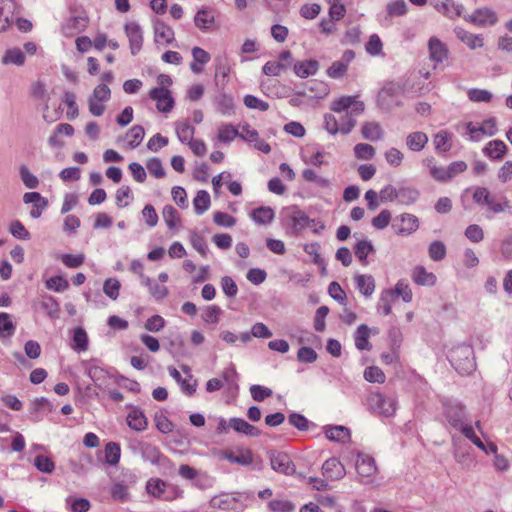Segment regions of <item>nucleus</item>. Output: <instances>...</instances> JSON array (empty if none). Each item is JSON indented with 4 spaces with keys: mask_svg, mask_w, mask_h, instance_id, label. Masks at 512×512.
Returning <instances> with one entry per match:
<instances>
[{
    "mask_svg": "<svg viewBox=\"0 0 512 512\" xmlns=\"http://www.w3.org/2000/svg\"><path fill=\"white\" fill-rule=\"evenodd\" d=\"M364 103L359 101L356 96H343L336 99L331 104V110L336 113L345 112L338 122L340 124L353 123V128L356 125V117L363 113Z\"/></svg>",
    "mask_w": 512,
    "mask_h": 512,
    "instance_id": "obj_1",
    "label": "nucleus"
},
{
    "mask_svg": "<svg viewBox=\"0 0 512 512\" xmlns=\"http://www.w3.org/2000/svg\"><path fill=\"white\" fill-rule=\"evenodd\" d=\"M473 354L474 352L470 345L462 344L449 351L448 359L460 374H470L476 367Z\"/></svg>",
    "mask_w": 512,
    "mask_h": 512,
    "instance_id": "obj_2",
    "label": "nucleus"
},
{
    "mask_svg": "<svg viewBox=\"0 0 512 512\" xmlns=\"http://www.w3.org/2000/svg\"><path fill=\"white\" fill-rule=\"evenodd\" d=\"M368 409L382 417H392L397 410V399L380 392H370L366 398Z\"/></svg>",
    "mask_w": 512,
    "mask_h": 512,
    "instance_id": "obj_3",
    "label": "nucleus"
},
{
    "mask_svg": "<svg viewBox=\"0 0 512 512\" xmlns=\"http://www.w3.org/2000/svg\"><path fill=\"white\" fill-rule=\"evenodd\" d=\"M498 131L494 117L485 119L481 123L467 122L464 135L472 142L480 141L484 136H494Z\"/></svg>",
    "mask_w": 512,
    "mask_h": 512,
    "instance_id": "obj_4",
    "label": "nucleus"
},
{
    "mask_svg": "<svg viewBox=\"0 0 512 512\" xmlns=\"http://www.w3.org/2000/svg\"><path fill=\"white\" fill-rule=\"evenodd\" d=\"M111 98V90L107 84L101 83L97 85L88 100L89 112L93 116H101L105 112V102Z\"/></svg>",
    "mask_w": 512,
    "mask_h": 512,
    "instance_id": "obj_5",
    "label": "nucleus"
},
{
    "mask_svg": "<svg viewBox=\"0 0 512 512\" xmlns=\"http://www.w3.org/2000/svg\"><path fill=\"white\" fill-rule=\"evenodd\" d=\"M356 471L360 482L373 484L375 482L377 467L373 457L359 453L356 460Z\"/></svg>",
    "mask_w": 512,
    "mask_h": 512,
    "instance_id": "obj_6",
    "label": "nucleus"
},
{
    "mask_svg": "<svg viewBox=\"0 0 512 512\" xmlns=\"http://www.w3.org/2000/svg\"><path fill=\"white\" fill-rule=\"evenodd\" d=\"M419 228V219L414 214L402 213L396 216L392 223V229L399 236H409Z\"/></svg>",
    "mask_w": 512,
    "mask_h": 512,
    "instance_id": "obj_7",
    "label": "nucleus"
},
{
    "mask_svg": "<svg viewBox=\"0 0 512 512\" xmlns=\"http://www.w3.org/2000/svg\"><path fill=\"white\" fill-rule=\"evenodd\" d=\"M444 415L448 423L455 429H459L467 421L465 408L461 403L446 401L444 402Z\"/></svg>",
    "mask_w": 512,
    "mask_h": 512,
    "instance_id": "obj_8",
    "label": "nucleus"
},
{
    "mask_svg": "<svg viewBox=\"0 0 512 512\" xmlns=\"http://www.w3.org/2000/svg\"><path fill=\"white\" fill-rule=\"evenodd\" d=\"M31 95L34 99L40 101L43 105V119L48 123H53L59 118V113L55 112L51 114L49 112V93L47 92L45 85L41 82H36L31 87Z\"/></svg>",
    "mask_w": 512,
    "mask_h": 512,
    "instance_id": "obj_9",
    "label": "nucleus"
},
{
    "mask_svg": "<svg viewBox=\"0 0 512 512\" xmlns=\"http://www.w3.org/2000/svg\"><path fill=\"white\" fill-rule=\"evenodd\" d=\"M125 35L129 41V47L132 55H137L143 46L144 35L140 25L135 22H127L124 26Z\"/></svg>",
    "mask_w": 512,
    "mask_h": 512,
    "instance_id": "obj_10",
    "label": "nucleus"
},
{
    "mask_svg": "<svg viewBox=\"0 0 512 512\" xmlns=\"http://www.w3.org/2000/svg\"><path fill=\"white\" fill-rule=\"evenodd\" d=\"M149 98L156 103V109L160 113H169L175 106L171 90L151 89L149 91Z\"/></svg>",
    "mask_w": 512,
    "mask_h": 512,
    "instance_id": "obj_11",
    "label": "nucleus"
},
{
    "mask_svg": "<svg viewBox=\"0 0 512 512\" xmlns=\"http://www.w3.org/2000/svg\"><path fill=\"white\" fill-rule=\"evenodd\" d=\"M465 19L479 27L492 26L498 22L496 12L488 7L476 9L472 14L465 17Z\"/></svg>",
    "mask_w": 512,
    "mask_h": 512,
    "instance_id": "obj_12",
    "label": "nucleus"
},
{
    "mask_svg": "<svg viewBox=\"0 0 512 512\" xmlns=\"http://www.w3.org/2000/svg\"><path fill=\"white\" fill-rule=\"evenodd\" d=\"M154 42L157 45L168 46L175 40L173 28L163 20L153 21Z\"/></svg>",
    "mask_w": 512,
    "mask_h": 512,
    "instance_id": "obj_13",
    "label": "nucleus"
},
{
    "mask_svg": "<svg viewBox=\"0 0 512 512\" xmlns=\"http://www.w3.org/2000/svg\"><path fill=\"white\" fill-rule=\"evenodd\" d=\"M270 463L273 470L286 475L292 474L295 470L289 455L284 452L271 453Z\"/></svg>",
    "mask_w": 512,
    "mask_h": 512,
    "instance_id": "obj_14",
    "label": "nucleus"
},
{
    "mask_svg": "<svg viewBox=\"0 0 512 512\" xmlns=\"http://www.w3.org/2000/svg\"><path fill=\"white\" fill-rule=\"evenodd\" d=\"M354 57V51L346 50L342 55V59L333 62L331 66L327 69V75L333 79L343 77L347 72L348 65L352 62Z\"/></svg>",
    "mask_w": 512,
    "mask_h": 512,
    "instance_id": "obj_15",
    "label": "nucleus"
},
{
    "mask_svg": "<svg viewBox=\"0 0 512 512\" xmlns=\"http://www.w3.org/2000/svg\"><path fill=\"white\" fill-rule=\"evenodd\" d=\"M429 58L435 64L442 63L448 58V48L437 37L433 36L428 41Z\"/></svg>",
    "mask_w": 512,
    "mask_h": 512,
    "instance_id": "obj_16",
    "label": "nucleus"
},
{
    "mask_svg": "<svg viewBox=\"0 0 512 512\" xmlns=\"http://www.w3.org/2000/svg\"><path fill=\"white\" fill-rule=\"evenodd\" d=\"M322 473L329 480H339L345 476V468L337 458H329L322 465Z\"/></svg>",
    "mask_w": 512,
    "mask_h": 512,
    "instance_id": "obj_17",
    "label": "nucleus"
},
{
    "mask_svg": "<svg viewBox=\"0 0 512 512\" xmlns=\"http://www.w3.org/2000/svg\"><path fill=\"white\" fill-rule=\"evenodd\" d=\"M412 281L419 286L432 287L437 282V277L433 272L427 271L422 265L415 266L411 271Z\"/></svg>",
    "mask_w": 512,
    "mask_h": 512,
    "instance_id": "obj_18",
    "label": "nucleus"
},
{
    "mask_svg": "<svg viewBox=\"0 0 512 512\" xmlns=\"http://www.w3.org/2000/svg\"><path fill=\"white\" fill-rule=\"evenodd\" d=\"M194 24L203 32L212 30L215 25V16L212 10L209 8L199 9L195 14Z\"/></svg>",
    "mask_w": 512,
    "mask_h": 512,
    "instance_id": "obj_19",
    "label": "nucleus"
},
{
    "mask_svg": "<svg viewBox=\"0 0 512 512\" xmlns=\"http://www.w3.org/2000/svg\"><path fill=\"white\" fill-rule=\"evenodd\" d=\"M127 424L135 431H144L148 426V421L143 410L132 408L127 415Z\"/></svg>",
    "mask_w": 512,
    "mask_h": 512,
    "instance_id": "obj_20",
    "label": "nucleus"
},
{
    "mask_svg": "<svg viewBox=\"0 0 512 512\" xmlns=\"http://www.w3.org/2000/svg\"><path fill=\"white\" fill-rule=\"evenodd\" d=\"M324 127L332 135L338 132L348 134L353 129V123L348 122L347 124H340L334 115L327 114L324 117Z\"/></svg>",
    "mask_w": 512,
    "mask_h": 512,
    "instance_id": "obj_21",
    "label": "nucleus"
},
{
    "mask_svg": "<svg viewBox=\"0 0 512 512\" xmlns=\"http://www.w3.org/2000/svg\"><path fill=\"white\" fill-rule=\"evenodd\" d=\"M507 152V145L502 140H491L483 148V153L490 159L500 160Z\"/></svg>",
    "mask_w": 512,
    "mask_h": 512,
    "instance_id": "obj_22",
    "label": "nucleus"
},
{
    "mask_svg": "<svg viewBox=\"0 0 512 512\" xmlns=\"http://www.w3.org/2000/svg\"><path fill=\"white\" fill-rule=\"evenodd\" d=\"M422 165L435 181L445 182V167L440 165L433 156L424 158Z\"/></svg>",
    "mask_w": 512,
    "mask_h": 512,
    "instance_id": "obj_23",
    "label": "nucleus"
},
{
    "mask_svg": "<svg viewBox=\"0 0 512 512\" xmlns=\"http://www.w3.org/2000/svg\"><path fill=\"white\" fill-rule=\"evenodd\" d=\"M428 143V136L424 132L416 131L406 137V146L413 152L422 151Z\"/></svg>",
    "mask_w": 512,
    "mask_h": 512,
    "instance_id": "obj_24",
    "label": "nucleus"
},
{
    "mask_svg": "<svg viewBox=\"0 0 512 512\" xmlns=\"http://www.w3.org/2000/svg\"><path fill=\"white\" fill-rule=\"evenodd\" d=\"M71 334V347L73 350L78 352L88 350V335L82 327H75Z\"/></svg>",
    "mask_w": 512,
    "mask_h": 512,
    "instance_id": "obj_25",
    "label": "nucleus"
},
{
    "mask_svg": "<svg viewBox=\"0 0 512 512\" xmlns=\"http://www.w3.org/2000/svg\"><path fill=\"white\" fill-rule=\"evenodd\" d=\"M319 69V63L316 60L300 61L294 64V72L298 77L307 78L315 75Z\"/></svg>",
    "mask_w": 512,
    "mask_h": 512,
    "instance_id": "obj_26",
    "label": "nucleus"
},
{
    "mask_svg": "<svg viewBox=\"0 0 512 512\" xmlns=\"http://www.w3.org/2000/svg\"><path fill=\"white\" fill-rule=\"evenodd\" d=\"M325 435L330 441L345 443L350 439V430L345 426H330L325 428Z\"/></svg>",
    "mask_w": 512,
    "mask_h": 512,
    "instance_id": "obj_27",
    "label": "nucleus"
},
{
    "mask_svg": "<svg viewBox=\"0 0 512 512\" xmlns=\"http://www.w3.org/2000/svg\"><path fill=\"white\" fill-rule=\"evenodd\" d=\"M250 216L256 224L265 225L273 221L275 213L271 207L262 206L254 209Z\"/></svg>",
    "mask_w": 512,
    "mask_h": 512,
    "instance_id": "obj_28",
    "label": "nucleus"
},
{
    "mask_svg": "<svg viewBox=\"0 0 512 512\" xmlns=\"http://www.w3.org/2000/svg\"><path fill=\"white\" fill-rule=\"evenodd\" d=\"M361 133L364 139L378 141L383 137V129L377 122H366L362 125Z\"/></svg>",
    "mask_w": 512,
    "mask_h": 512,
    "instance_id": "obj_29",
    "label": "nucleus"
},
{
    "mask_svg": "<svg viewBox=\"0 0 512 512\" xmlns=\"http://www.w3.org/2000/svg\"><path fill=\"white\" fill-rule=\"evenodd\" d=\"M229 424L236 432L243 433L247 436L255 437L260 434L257 427L249 424L242 418H231Z\"/></svg>",
    "mask_w": 512,
    "mask_h": 512,
    "instance_id": "obj_30",
    "label": "nucleus"
},
{
    "mask_svg": "<svg viewBox=\"0 0 512 512\" xmlns=\"http://www.w3.org/2000/svg\"><path fill=\"white\" fill-rule=\"evenodd\" d=\"M192 56L194 63L190 66L191 70L194 73H201L203 68L200 65H205L210 61V54L200 47H194L192 49Z\"/></svg>",
    "mask_w": 512,
    "mask_h": 512,
    "instance_id": "obj_31",
    "label": "nucleus"
},
{
    "mask_svg": "<svg viewBox=\"0 0 512 512\" xmlns=\"http://www.w3.org/2000/svg\"><path fill=\"white\" fill-rule=\"evenodd\" d=\"M163 219L170 230H176L181 226L179 212L171 205H166L162 211Z\"/></svg>",
    "mask_w": 512,
    "mask_h": 512,
    "instance_id": "obj_32",
    "label": "nucleus"
},
{
    "mask_svg": "<svg viewBox=\"0 0 512 512\" xmlns=\"http://www.w3.org/2000/svg\"><path fill=\"white\" fill-rule=\"evenodd\" d=\"M88 24V19L84 16L72 17L66 25L63 26V33L67 36H72L77 32L82 31Z\"/></svg>",
    "mask_w": 512,
    "mask_h": 512,
    "instance_id": "obj_33",
    "label": "nucleus"
},
{
    "mask_svg": "<svg viewBox=\"0 0 512 512\" xmlns=\"http://www.w3.org/2000/svg\"><path fill=\"white\" fill-rule=\"evenodd\" d=\"M138 447L142 454V457L145 460H147L153 464L159 463L161 454H160L159 449L156 446L149 444V443H145V442H139Z\"/></svg>",
    "mask_w": 512,
    "mask_h": 512,
    "instance_id": "obj_34",
    "label": "nucleus"
},
{
    "mask_svg": "<svg viewBox=\"0 0 512 512\" xmlns=\"http://www.w3.org/2000/svg\"><path fill=\"white\" fill-rule=\"evenodd\" d=\"M456 34L457 37L470 49H476L483 46V37L481 35H476L463 29H459Z\"/></svg>",
    "mask_w": 512,
    "mask_h": 512,
    "instance_id": "obj_35",
    "label": "nucleus"
},
{
    "mask_svg": "<svg viewBox=\"0 0 512 512\" xmlns=\"http://www.w3.org/2000/svg\"><path fill=\"white\" fill-rule=\"evenodd\" d=\"M178 139L187 144L193 139L195 128L188 121H180L175 126Z\"/></svg>",
    "mask_w": 512,
    "mask_h": 512,
    "instance_id": "obj_36",
    "label": "nucleus"
},
{
    "mask_svg": "<svg viewBox=\"0 0 512 512\" xmlns=\"http://www.w3.org/2000/svg\"><path fill=\"white\" fill-rule=\"evenodd\" d=\"M105 462L111 466L117 465L120 460L121 448L116 442H109L104 448Z\"/></svg>",
    "mask_w": 512,
    "mask_h": 512,
    "instance_id": "obj_37",
    "label": "nucleus"
},
{
    "mask_svg": "<svg viewBox=\"0 0 512 512\" xmlns=\"http://www.w3.org/2000/svg\"><path fill=\"white\" fill-rule=\"evenodd\" d=\"M436 8L444 15L454 18L461 15L463 7L461 5H456L452 0H443L436 3Z\"/></svg>",
    "mask_w": 512,
    "mask_h": 512,
    "instance_id": "obj_38",
    "label": "nucleus"
},
{
    "mask_svg": "<svg viewBox=\"0 0 512 512\" xmlns=\"http://www.w3.org/2000/svg\"><path fill=\"white\" fill-rule=\"evenodd\" d=\"M193 205L195 212L198 215L203 214L205 211H207L211 205L210 195L205 190H200L197 192L194 200Z\"/></svg>",
    "mask_w": 512,
    "mask_h": 512,
    "instance_id": "obj_39",
    "label": "nucleus"
},
{
    "mask_svg": "<svg viewBox=\"0 0 512 512\" xmlns=\"http://www.w3.org/2000/svg\"><path fill=\"white\" fill-rule=\"evenodd\" d=\"M355 283L358 290L365 296H369L374 292L375 283L372 276L369 275H356Z\"/></svg>",
    "mask_w": 512,
    "mask_h": 512,
    "instance_id": "obj_40",
    "label": "nucleus"
},
{
    "mask_svg": "<svg viewBox=\"0 0 512 512\" xmlns=\"http://www.w3.org/2000/svg\"><path fill=\"white\" fill-rule=\"evenodd\" d=\"M145 135L144 128L140 125L132 126L126 133V141L130 148H136L140 145Z\"/></svg>",
    "mask_w": 512,
    "mask_h": 512,
    "instance_id": "obj_41",
    "label": "nucleus"
},
{
    "mask_svg": "<svg viewBox=\"0 0 512 512\" xmlns=\"http://www.w3.org/2000/svg\"><path fill=\"white\" fill-rule=\"evenodd\" d=\"M236 504L235 498L231 497L228 494H221L212 497L210 500V506L212 508H218L221 510H230L233 509Z\"/></svg>",
    "mask_w": 512,
    "mask_h": 512,
    "instance_id": "obj_42",
    "label": "nucleus"
},
{
    "mask_svg": "<svg viewBox=\"0 0 512 512\" xmlns=\"http://www.w3.org/2000/svg\"><path fill=\"white\" fill-rule=\"evenodd\" d=\"M290 220L292 222L294 230L297 232H300L307 228L310 223V218L308 217V215L299 209H295L292 212Z\"/></svg>",
    "mask_w": 512,
    "mask_h": 512,
    "instance_id": "obj_43",
    "label": "nucleus"
},
{
    "mask_svg": "<svg viewBox=\"0 0 512 512\" xmlns=\"http://www.w3.org/2000/svg\"><path fill=\"white\" fill-rule=\"evenodd\" d=\"M369 331L367 325L362 324L358 327L356 334H355V346L359 350H369L370 349V343L368 341L369 339Z\"/></svg>",
    "mask_w": 512,
    "mask_h": 512,
    "instance_id": "obj_44",
    "label": "nucleus"
},
{
    "mask_svg": "<svg viewBox=\"0 0 512 512\" xmlns=\"http://www.w3.org/2000/svg\"><path fill=\"white\" fill-rule=\"evenodd\" d=\"M391 292L394 293V300L397 297H401L404 302L409 303L412 301L413 293L406 280H399L396 283L394 290H391Z\"/></svg>",
    "mask_w": 512,
    "mask_h": 512,
    "instance_id": "obj_45",
    "label": "nucleus"
},
{
    "mask_svg": "<svg viewBox=\"0 0 512 512\" xmlns=\"http://www.w3.org/2000/svg\"><path fill=\"white\" fill-rule=\"evenodd\" d=\"M434 147L437 151L448 152L451 149V134L447 131L438 132L433 139Z\"/></svg>",
    "mask_w": 512,
    "mask_h": 512,
    "instance_id": "obj_46",
    "label": "nucleus"
},
{
    "mask_svg": "<svg viewBox=\"0 0 512 512\" xmlns=\"http://www.w3.org/2000/svg\"><path fill=\"white\" fill-rule=\"evenodd\" d=\"M54 410V405L46 398H37L33 403V411L32 414L35 416L34 420L39 421V413H50Z\"/></svg>",
    "mask_w": 512,
    "mask_h": 512,
    "instance_id": "obj_47",
    "label": "nucleus"
},
{
    "mask_svg": "<svg viewBox=\"0 0 512 512\" xmlns=\"http://www.w3.org/2000/svg\"><path fill=\"white\" fill-rule=\"evenodd\" d=\"M468 99L474 103H489L493 95L490 91L479 88H471L467 91Z\"/></svg>",
    "mask_w": 512,
    "mask_h": 512,
    "instance_id": "obj_48",
    "label": "nucleus"
},
{
    "mask_svg": "<svg viewBox=\"0 0 512 512\" xmlns=\"http://www.w3.org/2000/svg\"><path fill=\"white\" fill-rule=\"evenodd\" d=\"M46 288L55 292H64L69 288L68 280L61 275L53 276L46 280Z\"/></svg>",
    "mask_w": 512,
    "mask_h": 512,
    "instance_id": "obj_49",
    "label": "nucleus"
},
{
    "mask_svg": "<svg viewBox=\"0 0 512 512\" xmlns=\"http://www.w3.org/2000/svg\"><path fill=\"white\" fill-rule=\"evenodd\" d=\"M446 246L441 241H433L428 247V254L431 260L439 262L446 257Z\"/></svg>",
    "mask_w": 512,
    "mask_h": 512,
    "instance_id": "obj_50",
    "label": "nucleus"
},
{
    "mask_svg": "<svg viewBox=\"0 0 512 512\" xmlns=\"http://www.w3.org/2000/svg\"><path fill=\"white\" fill-rule=\"evenodd\" d=\"M239 135V130L236 129L232 124H225L218 129V140L227 143L233 141Z\"/></svg>",
    "mask_w": 512,
    "mask_h": 512,
    "instance_id": "obj_51",
    "label": "nucleus"
},
{
    "mask_svg": "<svg viewBox=\"0 0 512 512\" xmlns=\"http://www.w3.org/2000/svg\"><path fill=\"white\" fill-rule=\"evenodd\" d=\"M143 284L146 287H148L150 293L156 299H163L168 294V289L166 286L156 283L153 279H151L149 277L144 278Z\"/></svg>",
    "mask_w": 512,
    "mask_h": 512,
    "instance_id": "obj_52",
    "label": "nucleus"
},
{
    "mask_svg": "<svg viewBox=\"0 0 512 512\" xmlns=\"http://www.w3.org/2000/svg\"><path fill=\"white\" fill-rule=\"evenodd\" d=\"M64 103L67 105L68 110L66 112V117L69 120H74L79 116V109L76 103V96L72 92H65L64 94Z\"/></svg>",
    "mask_w": 512,
    "mask_h": 512,
    "instance_id": "obj_53",
    "label": "nucleus"
},
{
    "mask_svg": "<svg viewBox=\"0 0 512 512\" xmlns=\"http://www.w3.org/2000/svg\"><path fill=\"white\" fill-rule=\"evenodd\" d=\"M2 61L4 64L21 66L25 62V55L19 48L9 49L6 51Z\"/></svg>",
    "mask_w": 512,
    "mask_h": 512,
    "instance_id": "obj_54",
    "label": "nucleus"
},
{
    "mask_svg": "<svg viewBox=\"0 0 512 512\" xmlns=\"http://www.w3.org/2000/svg\"><path fill=\"white\" fill-rule=\"evenodd\" d=\"M467 164L464 161H454L445 167V182L452 180L457 175L463 173L467 169Z\"/></svg>",
    "mask_w": 512,
    "mask_h": 512,
    "instance_id": "obj_55",
    "label": "nucleus"
},
{
    "mask_svg": "<svg viewBox=\"0 0 512 512\" xmlns=\"http://www.w3.org/2000/svg\"><path fill=\"white\" fill-rule=\"evenodd\" d=\"M217 110L223 115H231L234 112V101L229 95H220L217 99Z\"/></svg>",
    "mask_w": 512,
    "mask_h": 512,
    "instance_id": "obj_56",
    "label": "nucleus"
},
{
    "mask_svg": "<svg viewBox=\"0 0 512 512\" xmlns=\"http://www.w3.org/2000/svg\"><path fill=\"white\" fill-rule=\"evenodd\" d=\"M354 154L357 159L370 160L375 156V149L367 143H359L354 147Z\"/></svg>",
    "mask_w": 512,
    "mask_h": 512,
    "instance_id": "obj_57",
    "label": "nucleus"
},
{
    "mask_svg": "<svg viewBox=\"0 0 512 512\" xmlns=\"http://www.w3.org/2000/svg\"><path fill=\"white\" fill-rule=\"evenodd\" d=\"M364 378L368 382L382 384L385 382L386 376L379 367L371 366L365 369Z\"/></svg>",
    "mask_w": 512,
    "mask_h": 512,
    "instance_id": "obj_58",
    "label": "nucleus"
},
{
    "mask_svg": "<svg viewBox=\"0 0 512 512\" xmlns=\"http://www.w3.org/2000/svg\"><path fill=\"white\" fill-rule=\"evenodd\" d=\"M166 488V483L158 478L148 480L146 489L149 494L154 497H161Z\"/></svg>",
    "mask_w": 512,
    "mask_h": 512,
    "instance_id": "obj_59",
    "label": "nucleus"
},
{
    "mask_svg": "<svg viewBox=\"0 0 512 512\" xmlns=\"http://www.w3.org/2000/svg\"><path fill=\"white\" fill-rule=\"evenodd\" d=\"M366 52L372 56H378L382 54L383 43L377 34H373L369 37L368 42L365 46Z\"/></svg>",
    "mask_w": 512,
    "mask_h": 512,
    "instance_id": "obj_60",
    "label": "nucleus"
},
{
    "mask_svg": "<svg viewBox=\"0 0 512 512\" xmlns=\"http://www.w3.org/2000/svg\"><path fill=\"white\" fill-rule=\"evenodd\" d=\"M213 221L217 226L231 228L236 224V219L228 213L216 211L213 213Z\"/></svg>",
    "mask_w": 512,
    "mask_h": 512,
    "instance_id": "obj_61",
    "label": "nucleus"
},
{
    "mask_svg": "<svg viewBox=\"0 0 512 512\" xmlns=\"http://www.w3.org/2000/svg\"><path fill=\"white\" fill-rule=\"evenodd\" d=\"M354 251L361 262H366L368 255L373 251V245L368 241L361 240L356 243Z\"/></svg>",
    "mask_w": 512,
    "mask_h": 512,
    "instance_id": "obj_62",
    "label": "nucleus"
},
{
    "mask_svg": "<svg viewBox=\"0 0 512 512\" xmlns=\"http://www.w3.org/2000/svg\"><path fill=\"white\" fill-rule=\"evenodd\" d=\"M391 219V212L387 209H384L372 219V226L377 230H383L389 225Z\"/></svg>",
    "mask_w": 512,
    "mask_h": 512,
    "instance_id": "obj_63",
    "label": "nucleus"
},
{
    "mask_svg": "<svg viewBox=\"0 0 512 512\" xmlns=\"http://www.w3.org/2000/svg\"><path fill=\"white\" fill-rule=\"evenodd\" d=\"M268 506L273 512H292L295 508L294 504L286 499H274Z\"/></svg>",
    "mask_w": 512,
    "mask_h": 512,
    "instance_id": "obj_64",
    "label": "nucleus"
}]
</instances>
